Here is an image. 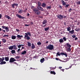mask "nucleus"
<instances>
[{"instance_id":"28","label":"nucleus","mask_w":80,"mask_h":80,"mask_svg":"<svg viewBox=\"0 0 80 80\" xmlns=\"http://www.w3.org/2000/svg\"><path fill=\"white\" fill-rule=\"evenodd\" d=\"M11 52L12 54H14L15 53V51L14 50H12Z\"/></svg>"},{"instance_id":"60","label":"nucleus","mask_w":80,"mask_h":80,"mask_svg":"<svg viewBox=\"0 0 80 80\" xmlns=\"http://www.w3.org/2000/svg\"><path fill=\"white\" fill-rule=\"evenodd\" d=\"M21 46H24V45L23 44H20Z\"/></svg>"},{"instance_id":"38","label":"nucleus","mask_w":80,"mask_h":80,"mask_svg":"<svg viewBox=\"0 0 80 80\" xmlns=\"http://www.w3.org/2000/svg\"><path fill=\"white\" fill-rule=\"evenodd\" d=\"M8 36H9V35H4L3 36V37H8Z\"/></svg>"},{"instance_id":"4","label":"nucleus","mask_w":80,"mask_h":80,"mask_svg":"<svg viewBox=\"0 0 80 80\" xmlns=\"http://www.w3.org/2000/svg\"><path fill=\"white\" fill-rule=\"evenodd\" d=\"M5 60V58L4 57H2V58H0V62H1L0 63V65H3V64H5L6 63V62L5 61H3V60Z\"/></svg>"},{"instance_id":"64","label":"nucleus","mask_w":80,"mask_h":80,"mask_svg":"<svg viewBox=\"0 0 80 80\" xmlns=\"http://www.w3.org/2000/svg\"><path fill=\"white\" fill-rule=\"evenodd\" d=\"M48 43V41H46V43Z\"/></svg>"},{"instance_id":"59","label":"nucleus","mask_w":80,"mask_h":80,"mask_svg":"<svg viewBox=\"0 0 80 80\" xmlns=\"http://www.w3.org/2000/svg\"><path fill=\"white\" fill-rule=\"evenodd\" d=\"M62 68V67H59V68L60 69H61V68Z\"/></svg>"},{"instance_id":"22","label":"nucleus","mask_w":80,"mask_h":80,"mask_svg":"<svg viewBox=\"0 0 80 80\" xmlns=\"http://www.w3.org/2000/svg\"><path fill=\"white\" fill-rule=\"evenodd\" d=\"M41 6L43 8H45L46 6L45 3L43 2L42 3V5H41Z\"/></svg>"},{"instance_id":"30","label":"nucleus","mask_w":80,"mask_h":80,"mask_svg":"<svg viewBox=\"0 0 80 80\" xmlns=\"http://www.w3.org/2000/svg\"><path fill=\"white\" fill-rule=\"evenodd\" d=\"M59 42L61 43H62L64 42V41H63L62 39H60V40H59Z\"/></svg>"},{"instance_id":"5","label":"nucleus","mask_w":80,"mask_h":80,"mask_svg":"<svg viewBox=\"0 0 80 80\" xmlns=\"http://www.w3.org/2000/svg\"><path fill=\"white\" fill-rule=\"evenodd\" d=\"M61 2L62 3V4L63 6L65 5V8H68L70 6L69 4H67L66 2H65V1L63 0H61Z\"/></svg>"},{"instance_id":"27","label":"nucleus","mask_w":80,"mask_h":80,"mask_svg":"<svg viewBox=\"0 0 80 80\" xmlns=\"http://www.w3.org/2000/svg\"><path fill=\"white\" fill-rule=\"evenodd\" d=\"M5 17L6 18H8V19H11V18L9 17V16L8 15H6L5 16Z\"/></svg>"},{"instance_id":"48","label":"nucleus","mask_w":80,"mask_h":80,"mask_svg":"<svg viewBox=\"0 0 80 80\" xmlns=\"http://www.w3.org/2000/svg\"><path fill=\"white\" fill-rule=\"evenodd\" d=\"M78 38L77 37H75V41H77L78 40Z\"/></svg>"},{"instance_id":"42","label":"nucleus","mask_w":80,"mask_h":80,"mask_svg":"<svg viewBox=\"0 0 80 80\" xmlns=\"http://www.w3.org/2000/svg\"><path fill=\"white\" fill-rule=\"evenodd\" d=\"M59 8L61 9H62V6L60 5L59 6Z\"/></svg>"},{"instance_id":"25","label":"nucleus","mask_w":80,"mask_h":80,"mask_svg":"<svg viewBox=\"0 0 80 80\" xmlns=\"http://www.w3.org/2000/svg\"><path fill=\"white\" fill-rule=\"evenodd\" d=\"M49 27H48V28H45L44 29V31H48V30H49Z\"/></svg>"},{"instance_id":"21","label":"nucleus","mask_w":80,"mask_h":80,"mask_svg":"<svg viewBox=\"0 0 80 80\" xmlns=\"http://www.w3.org/2000/svg\"><path fill=\"white\" fill-rule=\"evenodd\" d=\"M48 21L47 20H44L42 22V24L44 25L45 23H47Z\"/></svg>"},{"instance_id":"63","label":"nucleus","mask_w":80,"mask_h":80,"mask_svg":"<svg viewBox=\"0 0 80 80\" xmlns=\"http://www.w3.org/2000/svg\"><path fill=\"white\" fill-rule=\"evenodd\" d=\"M64 24L65 25H66V23H65V22H64Z\"/></svg>"},{"instance_id":"43","label":"nucleus","mask_w":80,"mask_h":80,"mask_svg":"<svg viewBox=\"0 0 80 80\" xmlns=\"http://www.w3.org/2000/svg\"><path fill=\"white\" fill-rule=\"evenodd\" d=\"M22 46L20 45V44H19V45L18 46V48H20Z\"/></svg>"},{"instance_id":"14","label":"nucleus","mask_w":80,"mask_h":80,"mask_svg":"<svg viewBox=\"0 0 80 80\" xmlns=\"http://www.w3.org/2000/svg\"><path fill=\"white\" fill-rule=\"evenodd\" d=\"M31 49H34L35 48V45L33 43L31 44Z\"/></svg>"},{"instance_id":"24","label":"nucleus","mask_w":80,"mask_h":80,"mask_svg":"<svg viewBox=\"0 0 80 80\" xmlns=\"http://www.w3.org/2000/svg\"><path fill=\"white\" fill-rule=\"evenodd\" d=\"M50 73L51 74H53L54 75H55L56 74V73L55 72H54V71H51L50 72Z\"/></svg>"},{"instance_id":"13","label":"nucleus","mask_w":80,"mask_h":80,"mask_svg":"<svg viewBox=\"0 0 80 80\" xmlns=\"http://www.w3.org/2000/svg\"><path fill=\"white\" fill-rule=\"evenodd\" d=\"M11 6L12 8H15V6H18V3H14V4H12L11 5Z\"/></svg>"},{"instance_id":"3","label":"nucleus","mask_w":80,"mask_h":80,"mask_svg":"<svg viewBox=\"0 0 80 80\" xmlns=\"http://www.w3.org/2000/svg\"><path fill=\"white\" fill-rule=\"evenodd\" d=\"M46 48L47 49L51 50L54 49V47L52 45L49 44L48 46L46 47Z\"/></svg>"},{"instance_id":"46","label":"nucleus","mask_w":80,"mask_h":80,"mask_svg":"<svg viewBox=\"0 0 80 80\" xmlns=\"http://www.w3.org/2000/svg\"><path fill=\"white\" fill-rule=\"evenodd\" d=\"M47 8H48V9H51V6H49V7H48Z\"/></svg>"},{"instance_id":"50","label":"nucleus","mask_w":80,"mask_h":80,"mask_svg":"<svg viewBox=\"0 0 80 80\" xmlns=\"http://www.w3.org/2000/svg\"><path fill=\"white\" fill-rule=\"evenodd\" d=\"M38 18H42V16H38Z\"/></svg>"},{"instance_id":"26","label":"nucleus","mask_w":80,"mask_h":80,"mask_svg":"<svg viewBox=\"0 0 80 80\" xmlns=\"http://www.w3.org/2000/svg\"><path fill=\"white\" fill-rule=\"evenodd\" d=\"M28 47H30L31 46V43L30 42H28Z\"/></svg>"},{"instance_id":"44","label":"nucleus","mask_w":80,"mask_h":80,"mask_svg":"<svg viewBox=\"0 0 80 80\" xmlns=\"http://www.w3.org/2000/svg\"><path fill=\"white\" fill-rule=\"evenodd\" d=\"M72 9H71V8H70L69 9V11H68V12H71V11H71L72 10Z\"/></svg>"},{"instance_id":"55","label":"nucleus","mask_w":80,"mask_h":80,"mask_svg":"<svg viewBox=\"0 0 80 80\" xmlns=\"http://www.w3.org/2000/svg\"><path fill=\"white\" fill-rule=\"evenodd\" d=\"M61 71H62V72H64V69H62L61 70Z\"/></svg>"},{"instance_id":"29","label":"nucleus","mask_w":80,"mask_h":80,"mask_svg":"<svg viewBox=\"0 0 80 80\" xmlns=\"http://www.w3.org/2000/svg\"><path fill=\"white\" fill-rule=\"evenodd\" d=\"M2 42L3 43H5L7 42V40L5 39H2Z\"/></svg>"},{"instance_id":"35","label":"nucleus","mask_w":80,"mask_h":80,"mask_svg":"<svg viewBox=\"0 0 80 80\" xmlns=\"http://www.w3.org/2000/svg\"><path fill=\"white\" fill-rule=\"evenodd\" d=\"M75 30L76 31H77V32H78L79 31H80V29L79 28H78V29H77V28H76L75 29Z\"/></svg>"},{"instance_id":"6","label":"nucleus","mask_w":80,"mask_h":80,"mask_svg":"<svg viewBox=\"0 0 80 80\" xmlns=\"http://www.w3.org/2000/svg\"><path fill=\"white\" fill-rule=\"evenodd\" d=\"M8 49L9 50H12L13 49L14 50H17L18 48L16 45H14L13 46H9V47H8Z\"/></svg>"},{"instance_id":"19","label":"nucleus","mask_w":80,"mask_h":80,"mask_svg":"<svg viewBox=\"0 0 80 80\" xmlns=\"http://www.w3.org/2000/svg\"><path fill=\"white\" fill-rule=\"evenodd\" d=\"M66 45L69 48H71V45L68 43H67Z\"/></svg>"},{"instance_id":"62","label":"nucleus","mask_w":80,"mask_h":80,"mask_svg":"<svg viewBox=\"0 0 80 80\" xmlns=\"http://www.w3.org/2000/svg\"><path fill=\"white\" fill-rule=\"evenodd\" d=\"M3 31L4 32H5V30H3Z\"/></svg>"},{"instance_id":"7","label":"nucleus","mask_w":80,"mask_h":80,"mask_svg":"<svg viewBox=\"0 0 80 80\" xmlns=\"http://www.w3.org/2000/svg\"><path fill=\"white\" fill-rule=\"evenodd\" d=\"M56 55H58V56H60V55L65 56L66 57L68 56L67 54V53L65 52H61L60 53V52H58L56 53Z\"/></svg>"},{"instance_id":"37","label":"nucleus","mask_w":80,"mask_h":80,"mask_svg":"<svg viewBox=\"0 0 80 80\" xmlns=\"http://www.w3.org/2000/svg\"><path fill=\"white\" fill-rule=\"evenodd\" d=\"M20 57L19 56H17L16 57H15V58L16 59H18L20 58Z\"/></svg>"},{"instance_id":"39","label":"nucleus","mask_w":80,"mask_h":80,"mask_svg":"<svg viewBox=\"0 0 80 80\" xmlns=\"http://www.w3.org/2000/svg\"><path fill=\"white\" fill-rule=\"evenodd\" d=\"M17 37L18 38H20V35H17Z\"/></svg>"},{"instance_id":"54","label":"nucleus","mask_w":80,"mask_h":80,"mask_svg":"<svg viewBox=\"0 0 80 80\" xmlns=\"http://www.w3.org/2000/svg\"><path fill=\"white\" fill-rule=\"evenodd\" d=\"M2 14H0V19H1V18H2Z\"/></svg>"},{"instance_id":"58","label":"nucleus","mask_w":80,"mask_h":80,"mask_svg":"<svg viewBox=\"0 0 80 80\" xmlns=\"http://www.w3.org/2000/svg\"><path fill=\"white\" fill-rule=\"evenodd\" d=\"M23 49H24V47H22V50Z\"/></svg>"},{"instance_id":"47","label":"nucleus","mask_w":80,"mask_h":80,"mask_svg":"<svg viewBox=\"0 0 80 80\" xmlns=\"http://www.w3.org/2000/svg\"><path fill=\"white\" fill-rule=\"evenodd\" d=\"M29 25H28V24H25V25H24V26H29Z\"/></svg>"},{"instance_id":"45","label":"nucleus","mask_w":80,"mask_h":80,"mask_svg":"<svg viewBox=\"0 0 80 80\" xmlns=\"http://www.w3.org/2000/svg\"><path fill=\"white\" fill-rule=\"evenodd\" d=\"M16 31H17V32H19V30L18 29H16Z\"/></svg>"},{"instance_id":"10","label":"nucleus","mask_w":80,"mask_h":80,"mask_svg":"<svg viewBox=\"0 0 80 80\" xmlns=\"http://www.w3.org/2000/svg\"><path fill=\"white\" fill-rule=\"evenodd\" d=\"M2 28H4V29L6 30V32H8V31H9V28L7 26H2Z\"/></svg>"},{"instance_id":"49","label":"nucleus","mask_w":80,"mask_h":80,"mask_svg":"<svg viewBox=\"0 0 80 80\" xmlns=\"http://www.w3.org/2000/svg\"><path fill=\"white\" fill-rule=\"evenodd\" d=\"M20 50V48L18 49V50L17 51V52H19Z\"/></svg>"},{"instance_id":"15","label":"nucleus","mask_w":80,"mask_h":80,"mask_svg":"<svg viewBox=\"0 0 80 80\" xmlns=\"http://www.w3.org/2000/svg\"><path fill=\"white\" fill-rule=\"evenodd\" d=\"M22 55H24L27 54V51L25 50H24L21 53Z\"/></svg>"},{"instance_id":"2","label":"nucleus","mask_w":80,"mask_h":80,"mask_svg":"<svg viewBox=\"0 0 80 80\" xmlns=\"http://www.w3.org/2000/svg\"><path fill=\"white\" fill-rule=\"evenodd\" d=\"M39 9L37 8H35L33 9V11L36 14V15H39L40 14V12L38 10Z\"/></svg>"},{"instance_id":"52","label":"nucleus","mask_w":80,"mask_h":80,"mask_svg":"<svg viewBox=\"0 0 80 80\" xmlns=\"http://www.w3.org/2000/svg\"><path fill=\"white\" fill-rule=\"evenodd\" d=\"M64 19H65L67 18V16H64V17H63Z\"/></svg>"},{"instance_id":"32","label":"nucleus","mask_w":80,"mask_h":80,"mask_svg":"<svg viewBox=\"0 0 80 80\" xmlns=\"http://www.w3.org/2000/svg\"><path fill=\"white\" fill-rule=\"evenodd\" d=\"M19 10H20L18 11V13H20V14L22 13V10H21L20 9H19Z\"/></svg>"},{"instance_id":"33","label":"nucleus","mask_w":80,"mask_h":80,"mask_svg":"<svg viewBox=\"0 0 80 80\" xmlns=\"http://www.w3.org/2000/svg\"><path fill=\"white\" fill-rule=\"evenodd\" d=\"M76 3H77V5H80V1H79L78 2H76Z\"/></svg>"},{"instance_id":"53","label":"nucleus","mask_w":80,"mask_h":80,"mask_svg":"<svg viewBox=\"0 0 80 80\" xmlns=\"http://www.w3.org/2000/svg\"><path fill=\"white\" fill-rule=\"evenodd\" d=\"M55 59H56V60H59V58H55Z\"/></svg>"},{"instance_id":"8","label":"nucleus","mask_w":80,"mask_h":80,"mask_svg":"<svg viewBox=\"0 0 80 80\" xmlns=\"http://www.w3.org/2000/svg\"><path fill=\"white\" fill-rule=\"evenodd\" d=\"M38 6L37 7L38 8V9L39 10H41V11H43V9L42 7H40V6H41V3L39 1H38Z\"/></svg>"},{"instance_id":"61","label":"nucleus","mask_w":80,"mask_h":80,"mask_svg":"<svg viewBox=\"0 0 80 80\" xmlns=\"http://www.w3.org/2000/svg\"><path fill=\"white\" fill-rule=\"evenodd\" d=\"M20 38H22L23 37V36L22 35H20Z\"/></svg>"},{"instance_id":"57","label":"nucleus","mask_w":80,"mask_h":80,"mask_svg":"<svg viewBox=\"0 0 80 80\" xmlns=\"http://www.w3.org/2000/svg\"><path fill=\"white\" fill-rule=\"evenodd\" d=\"M29 13H28V14L27 15V16H29Z\"/></svg>"},{"instance_id":"9","label":"nucleus","mask_w":80,"mask_h":80,"mask_svg":"<svg viewBox=\"0 0 80 80\" xmlns=\"http://www.w3.org/2000/svg\"><path fill=\"white\" fill-rule=\"evenodd\" d=\"M57 17L59 19H63V16L62 15H61V14H59L58 16H57Z\"/></svg>"},{"instance_id":"23","label":"nucleus","mask_w":80,"mask_h":80,"mask_svg":"<svg viewBox=\"0 0 80 80\" xmlns=\"http://www.w3.org/2000/svg\"><path fill=\"white\" fill-rule=\"evenodd\" d=\"M71 48H68L67 50L66 51L67 52H71Z\"/></svg>"},{"instance_id":"51","label":"nucleus","mask_w":80,"mask_h":80,"mask_svg":"<svg viewBox=\"0 0 80 80\" xmlns=\"http://www.w3.org/2000/svg\"><path fill=\"white\" fill-rule=\"evenodd\" d=\"M30 24H31V25H32L33 24V22H30Z\"/></svg>"},{"instance_id":"17","label":"nucleus","mask_w":80,"mask_h":80,"mask_svg":"<svg viewBox=\"0 0 80 80\" xmlns=\"http://www.w3.org/2000/svg\"><path fill=\"white\" fill-rule=\"evenodd\" d=\"M74 30H72V31H70L69 32L70 33H71V34H73L74 33Z\"/></svg>"},{"instance_id":"11","label":"nucleus","mask_w":80,"mask_h":80,"mask_svg":"<svg viewBox=\"0 0 80 80\" xmlns=\"http://www.w3.org/2000/svg\"><path fill=\"white\" fill-rule=\"evenodd\" d=\"M17 61L14 58H10V60H9V62H10L11 63H12V62H14L15 61Z\"/></svg>"},{"instance_id":"31","label":"nucleus","mask_w":80,"mask_h":80,"mask_svg":"<svg viewBox=\"0 0 80 80\" xmlns=\"http://www.w3.org/2000/svg\"><path fill=\"white\" fill-rule=\"evenodd\" d=\"M67 29V31H70V30H71V28H70V27H68V28Z\"/></svg>"},{"instance_id":"20","label":"nucleus","mask_w":80,"mask_h":80,"mask_svg":"<svg viewBox=\"0 0 80 80\" xmlns=\"http://www.w3.org/2000/svg\"><path fill=\"white\" fill-rule=\"evenodd\" d=\"M11 38L12 39L15 40L16 38V36H15L12 35L11 37Z\"/></svg>"},{"instance_id":"1","label":"nucleus","mask_w":80,"mask_h":80,"mask_svg":"<svg viewBox=\"0 0 80 80\" xmlns=\"http://www.w3.org/2000/svg\"><path fill=\"white\" fill-rule=\"evenodd\" d=\"M25 35H24V38L25 39L27 38V39L28 40H29L30 39V37L28 36V35H29V37L31 36V33L30 32H28V33H25Z\"/></svg>"},{"instance_id":"34","label":"nucleus","mask_w":80,"mask_h":80,"mask_svg":"<svg viewBox=\"0 0 80 80\" xmlns=\"http://www.w3.org/2000/svg\"><path fill=\"white\" fill-rule=\"evenodd\" d=\"M37 44L38 46L41 45L42 44V43L40 42H38Z\"/></svg>"},{"instance_id":"16","label":"nucleus","mask_w":80,"mask_h":80,"mask_svg":"<svg viewBox=\"0 0 80 80\" xmlns=\"http://www.w3.org/2000/svg\"><path fill=\"white\" fill-rule=\"evenodd\" d=\"M5 60L6 61L8 62L9 61V57H5Z\"/></svg>"},{"instance_id":"56","label":"nucleus","mask_w":80,"mask_h":80,"mask_svg":"<svg viewBox=\"0 0 80 80\" xmlns=\"http://www.w3.org/2000/svg\"><path fill=\"white\" fill-rule=\"evenodd\" d=\"M46 25H46L45 24V25H44V26H42V27H45Z\"/></svg>"},{"instance_id":"36","label":"nucleus","mask_w":80,"mask_h":80,"mask_svg":"<svg viewBox=\"0 0 80 80\" xmlns=\"http://www.w3.org/2000/svg\"><path fill=\"white\" fill-rule=\"evenodd\" d=\"M63 39L64 40V41H66V40H67L66 38L65 37H63Z\"/></svg>"},{"instance_id":"41","label":"nucleus","mask_w":80,"mask_h":80,"mask_svg":"<svg viewBox=\"0 0 80 80\" xmlns=\"http://www.w3.org/2000/svg\"><path fill=\"white\" fill-rule=\"evenodd\" d=\"M72 37L73 38H75L76 37V36L75 35H72Z\"/></svg>"},{"instance_id":"40","label":"nucleus","mask_w":80,"mask_h":80,"mask_svg":"<svg viewBox=\"0 0 80 80\" xmlns=\"http://www.w3.org/2000/svg\"><path fill=\"white\" fill-rule=\"evenodd\" d=\"M27 8H26V9H25V10H24V13H26V12H27Z\"/></svg>"},{"instance_id":"18","label":"nucleus","mask_w":80,"mask_h":80,"mask_svg":"<svg viewBox=\"0 0 80 80\" xmlns=\"http://www.w3.org/2000/svg\"><path fill=\"white\" fill-rule=\"evenodd\" d=\"M45 61V59L44 58H43L42 59H41L40 60V62L41 63H43V62H44Z\"/></svg>"},{"instance_id":"12","label":"nucleus","mask_w":80,"mask_h":80,"mask_svg":"<svg viewBox=\"0 0 80 80\" xmlns=\"http://www.w3.org/2000/svg\"><path fill=\"white\" fill-rule=\"evenodd\" d=\"M16 16L18 17V18H19V19H25V18H24L23 17H22V16H20L19 14H17Z\"/></svg>"}]
</instances>
